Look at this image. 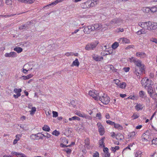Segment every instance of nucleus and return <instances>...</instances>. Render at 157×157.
Segmentation results:
<instances>
[{
  "instance_id": "17",
  "label": "nucleus",
  "mask_w": 157,
  "mask_h": 157,
  "mask_svg": "<svg viewBox=\"0 0 157 157\" xmlns=\"http://www.w3.org/2000/svg\"><path fill=\"white\" fill-rule=\"evenodd\" d=\"M5 56L6 57H14L17 56V54L14 52H11L9 53H6Z\"/></svg>"
},
{
  "instance_id": "55",
  "label": "nucleus",
  "mask_w": 157,
  "mask_h": 157,
  "mask_svg": "<svg viewBox=\"0 0 157 157\" xmlns=\"http://www.w3.org/2000/svg\"><path fill=\"white\" fill-rule=\"evenodd\" d=\"M65 55L67 56H72L74 55V53L72 52H67L65 53Z\"/></svg>"
},
{
  "instance_id": "41",
  "label": "nucleus",
  "mask_w": 157,
  "mask_h": 157,
  "mask_svg": "<svg viewBox=\"0 0 157 157\" xmlns=\"http://www.w3.org/2000/svg\"><path fill=\"white\" fill-rule=\"evenodd\" d=\"M109 65L110 66L109 68L110 69L112 70L113 72H115L117 71V70L112 65Z\"/></svg>"
},
{
  "instance_id": "29",
  "label": "nucleus",
  "mask_w": 157,
  "mask_h": 157,
  "mask_svg": "<svg viewBox=\"0 0 157 157\" xmlns=\"http://www.w3.org/2000/svg\"><path fill=\"white\" fill-rule=\"evenodd\" d=\"M34 0H21V2L31 4L34 2Z\"/></svg>"
},
{
  "instance_id": "36",
  "label": "nucleus",
  "mask_w": 157,
  "mask_h": 157,
  "mask_svg": "<svg viewBox=\"0 0 157 157\" xmlns=\"http://www.w3.org/2000/svg\"><path fill=\"white\" fill-rule=\"evenodd\" d=\"M94 2H92L91 0H89V2H90V4L89 5V7L90 8L91 7H93L94 5H95L97 4V3L96 1L94 2Z\"/></svg>"
},
{
  "instance_id": "34",
  "label": "nucleus",
  "mask_w": 157,
  "mask_h": 157,
  "mask_svg": "<svg viewBox=\"0 0 157 157\" xmlns=\"http://www.w3.org/2000/svg\"><path fill=\"white\" fill-rule=\"evenodd\" d=\"M142 153V152L141 151H138L135 154V157H141Z\"/></svg>"
},
{
  "instance_id": "60",
  "label": "nucleus",
  "mask_w": 157,
  "mask_h": 157,
  "mask_svg": "<svg viewBox=\"0 0 157 157\" xmlns=\"http://www.w3.org/2000/svg\"><path fill=\"white\" fill-rule=\"evenodd\" d=\"M123 69L125 72H127L129 71L130 68L129 67H124Z\"/></svg>"
},
{
  "instance_id": "19",
  "label": "nucleus",
  "mask_w": 157,
  "mask_h": 157,
  "mask_svg": "<svg viewBox=\"0 0 157 157\" xmlns=\"http://www.w3.org/2000/svg\"><path fill=\"white\" fill-rule=\"evenodd\" d=\"M145 79L146 87L147 86H150L153 85V84L152 81L151 80L149 79L147 77H145Z\"/></svg>"
},
{
  "instance_id": "50",
  "label": "nucleus",
  "mask_w": 157,
  "mask_h": 157,
  "mask_svg": "<svg viewBox=\"0 0 157 157\" xmlns=\"http://www.w3.org/2000/svg\"><path fill=\"white\" fill-rule=\"evenodd\" d=\"M139 117V115L136 113H135L132 116V117L133 118V119H135Z\"/></svg>"
},
{
  "instance_id": "54",
  "label": "nucleus",
  "mask_w": 157,
  "mask_h": 157,
  "mask_svg": "<svg viewBox=\"0 0 157 157\" xmlns=\"http://www.w3.org/2000/svg\"><path fill=\"white\" fill-rule=\"evenodd\" d=\"M53 117H56L58 116V113L57 112L53 111Z\"/></svg>"
},
{
  "instance_id": "44",
  "label": "nucleus",
  "mask_w": 157,
  "mask_h": 157,
  "mask_svg": "<svg viewBox=\"0 0 157 157\" xmlns=\"http://www.w3.org/2000/svg\"><path fill=\"white\" fill-rule=\"evenodd\" d=\"M102 154V156L103 157H109L110 156V154L108 152H104Z\"/></svg>"
},
{
  "instance_id": "62",
  "label": "nucleus",
  "mask_w": 157,
  "mask_h": 157,
  "mask_svg": "<svg viewBox=\"0 0 157 157\" xmlns=\"http://www.w3.org/2000/svg\"><path fill=\"white\" fill-rule=\"evenodd\" d=\"M151 40L153 42H155L157 44V39L156 38H152Z\"/></svg>"
},
{
  "instance_id": "32",
  "label": "nucleus",
  "mask_w": 157,
  "mask_h": 157,
  "mask_svg": "<svg viewBox=\"0 0 157 157\" xmlns=\"http://www.w3.org/2000/svg\"><path fill=\"white\" fill-rule=\"evenodd\" d=\"M126 85V83L125 82H123L118 84V86H119L120 88L124 89L125 88Z\"/></svg>"
},
{
  "instance_id": "51",
  "label": "nucleus",
  "mask_w": 157,
  "mask_h": 157,
  "mask_svg": "<svg viewBox=\"0 0 157 157\" xmlns=\"http://www.w3.org/2000/svg\"><path fill=\"white\" fill-rule=\"evenodd\" d=\"M12 0H5V3L8 5L11 4Z\"/></svg>"
},
{
  "instance_id": "63",
  "label": "nucleus",
  "mask_w": 157,
  "mask_h": 157,
  "mask_svg": "<svg viewBox=\"0 0 157 157\" xmlns=\"http://www.w3.org/2000/svg\"><path fill=\"white\" fill-rule=\"evenodd\" d=\"M105 117L106 119H109L110 118V115L108 113H106Z\"/></svg>"
},
{
  "instance_id": "15",
  "label": "nucleus",
  "mask_w": 157,
  "mask_h": 157,
  "mask_svg": "<svg viewBox=\"0 0 157 157\" xmlns=\"http://www.w3.org/2000/svg\"><path fill=\"white\" fill-rule=\"evenodd\" d=\"M144 107V105L143 104L138 103L135 107V109L138 111L142 110Z\"/></svg>"
},
{
  "instance_id": "22",
  "label": "nucleus",
  "mask_w": 157,
  "mask_h": 157,
  "mask_svg": "<svg viewBox=\"0 0 157 157\" xmlns=\"http://www.w3.org/2000/svg\"><path fill=\"white\" fill-rule=\"evenodd\" d=\"M79 65V63L78 59H76L75 60L73 61L71 66H75L78 67Z\"/></svg>"
},
{
  "instance_id": "28",
  "label": "nucleus",
  "mask_w": 157,
  "mask_h": 157,
  "mask_svg": "<svg viewBox=\"0 0 157 157\" xmlns=\"http://www.w3.org/2000/svg\"><path fill=\"white\" fill-rule=\"evenodd\" d=\"M80 119L79 117L76 116H73L71 118H69V121H72V120H77L78 121H80Z\"/></svg>"
},
{
  "instance_id": "7",
  "label": "nucleus",
  "mask_w": 157,
  "mask_h": 157,
  "mask_svg": "<svg viewBox=\"0 0 157 157\" xmlns=\"http://www.w3.org/2000/svg\"><path fill=\"white\" fill-rule=\"evenodd\" d=\"M97 125L98 128V132L100 135L101 136L103 135L105 132L104 128L103 126L101 125L100 122H98L97 124Z\"/></svg>"
},
{
  "instance_id": "53",
  "label": "nucleus",
  "mask_w": 157,
  "mask_h": 157,
  "mask_svg": "<svg viewBox=\"0 0 157 157\" xmlns=\"http://www.w3.org/2000/svg\"><path fill=\"white\" fill-rule=\"evenodd\" d=\"M11 154L13 155H16L17 157H19L20 153L14 151V152H12L11 153Z\"/></svg>"
},
{
  "instance_id": "37",
  "label": "nucleus",
  "mask_w": 157,
  "mask_h": 157,
  "mask_svg": "<svg viewBox=\"0 0 157 157\" xmlns=\"http://www.w3.org/2000/svg\"><path fill=\"white\" fill-rule=\"evenodd\" d=\"M135 135V132H132L131 133H130L128 135V138H133V137Z\"/></svg>"
},
{
  "instance_id": "38",
  "label": "nucleus",
  "mask_w": 157,
  "mask_h": 157,
  "mask_svg": "<svg viewBox=\"0 0 157 157\" xmlns=\"http://www.w3.org/2000/svg\"><path fill=\"white\" fill-rule=\"evenodd\" d=\"M143 10L146 13H149L150 11V9L149 7H144L143 8Z\"/></svg>"
},
{
  "instance_id": "1",
  "label": "nucleus",
  "mask_w": 157,
  "mask_h": 157,
  "mask_svg": "<svg viewBox=\"0 0 157 157\" xmlns=\"http://www.w3.org/2000/svg\"><path fill=\"white\" fill-rule=\"evenodd\" d=\"M145 68L143 67H135L133 71V78L136 79V77L137 78L140 79V75L143 73H145Z\"/></svg>"
},
{
  "instance_id": "30",
  "label": "nucleus",
  "mask_w": 157,
  "mask_h": 157,
  "mask_svg": "<svg viewBox=\"0 0 157 157\" xmlns=\"http://www.w3.org/2000/svg\"><path fill=\"white\" fill-rule=\"evenodd\" d=\"M145 78H143L141 81V83L143 86H144L145 89H146V84Z\"/></svg>"
},
{
  "instance_id": "52",
  "label": "nucleus",
  "mask_w": 157,
  "mask_h": 157,
  "mask_svg": "<svg viewBox=\"0 0 157 157\" xmlns=\"http://www.w3.org/2000/svg\"><path fill=\"white\" fill-rule=\"evenodd\" d=\"M106 123L110 125H113L114 124V122L110 120H107L106 121Z\"/></svg>"
},
{
  "instance_id": "33",
  "label": "nucleus",
  "mask_w": 157,
  "mask_h": 157,
  "mask_svg": "<svg viewBox=\"0 0 157 157\" xmlns=\"http://www.w3.org/2000/svg\"><path fill=\"white\" fill-rule=\"evenodd\" d=\"M14 50L17 53H20L22 51V49L20 47H16L14 48Z\"/></svg>"
},
{
  "instance_id": "9",
  "label": "nucleus",
  "mask_w": 157,
  "mask_h": 157,
  "mask_svg": "<svg viewBox=\"0 0 157 157\" xmlns=\"http://www.w3.org/2000/svg\"><path fill=\"white\" fill-rule=\"evenodd\" d=\"M91 25L92 29V31L98 30L102 27L101 25L98 24Z\"/></svg>"
},
{
  "instance_id": "10",
  "label": "nucleus",
  "mask_w": 157,
  "mask_h": 157,
  "mask_svg": "<svg viewBox=\"0 0 157 157\" xmlns=\"http://www.w3.org/2000/svg\"><path fill=\"white\" fill-rule=\"evenodd\" d=\"M146 89L147 90L148 93L150 94L151 97H152L155 91V90H154L153 89L152 85L147 86Z\"/></svg>"
},
{
  "instance_id": "18",
  "label": "nucleus",
  "mask_w": 157,
  "mask_h": 157,
  "mask_svg": "<svg viewBox=\"0 0 157 157\" xmlns=\"http://www.w3.org/2000/svg\"><path fill=\"white\" fill-rule=\"evenodd\" d=\"M157 28V24L155 23H153L152 22V24L151 25L150 28H147L146 29L149 30H151V29L155 30Z\"/></svg>"
},
{
  "instance_id": "25",
  "label": "nucleus",
  "mask_w": 157,
  "mask_h": 157,
  "mask_svg": "<svg viewBox=\"0 0 157 157\" xmlns=\"http://www.w3.org/2000/svg\"><path fill=\"white\" fill-rule=\"evenodd\" d=\"M119 44L118 42H115L113 43L112 45V48L114 49H116L119 46Z\"/></svg>"
},
{
  "instance_id": "43",
  "label": "nucleus",
  "mask_w": 157,
  "mask_h": 157,
  "mask_svg": "<svg viewBox=\"0 0 157 157\" xmlns=\"http://www.w3.org/2000/svg\"><path fill=\"white\" fill-rule=\"evenodd\" d=\"M150 9V11L153 13L155 12L157 10V7H156V6H155L152 7Z\"/></svg>"
},
{
  "instance_id": "5",
  "label": "nucleus",
  "mask_w": 157,
  "mask_h": 157,
  "mask_svg": "<svg viewBox=\"0 0 157 157\" xmlns=\"http://www.w3.org/2000/svg\"><path fill=\"white\" fill-rule=\"evenodd\" d=\"M89 94L95 100H98L99 93L95 90H90L89 92Z\"/></svg>"
},
{
  "instance_id": "12",
  "label": "nucleus",
  "mask_w": 157,
  "mask_h": 157,
  "mask_svg": "<svg viewBox=\"0 0 157 157\" xmlns=\"http://www.w3.org/2000/svg\"><path fill=\"white\" fill-rule=\"evenodd\" d=\"M90 2H89V0L87 1L86 2L82 3L81 4V7L84 9H86L87 8H90L89 5L90 4Z\"/></svg>"
},
{
  "instance_id": "20",
  "label": "nucleus",
  "mask_w": 157,
  "mask_h": 157,
  "mask_svg": "<svg viewBox=\"0 0 157 157\" xmlns=\"http://www.w3.org/2000/svg\"><path fill=\"white\" fill-rule=\"evenodd\" d=\"M22 136L21 134H17L16 136V138L14 140L13 142V144H16L17 143V142L18 141H19L21 138Z\"/></svg>"
},
{
  "instance_id": "58",
  "label": "nucleus",
  "mask_w": 157,
  "mask_h": 157,
  "mask_svg": "<svg viewBox=\"0 0 157 157\" xmlns=\"http://www.w3.org/2000/svg\"><path fill=\"white\" fill-rule=\"evenodd\" d=\"M21 95L20 93H17L16 95L14 94L13 97L15 98H17Z\"/></svg>"
},
{
  "instance_id": "40",
  "label": "nucleus",
  "mask_w": 157,
  "mask_h": 157,
  "mask_svg": "<svg viewBox=\"0 0 157 157\" xmlns=\"http://www.w3.org/2000/svg\"><path fill=\"white\" fill-rule=\"evenodd\" d=\"M36 138L37 137L39 138L38 139V140L39 139H43V136H42V133H38L37 134H36Z\"/></svg>"
},
{
  "instance_id": "8",
  "label": "nucleus",
  "mask_w": 157,
  "mask_h": 157,
  "mask_svg": "<svg viewBox=\"0 0 157 157\" xmlns=\"http://www.w3.org/2000/svg\"><path fill=\"white\" fill-rule=\"evenodd\" d=\"M31 22V21L28 22L27 23L21 25L19 27V29L20 30H27L29 28Z\"/></svg>"
},
{
  "instance_id": "16",
  "label": "nucleus",
  "mask_w": 157,
  "mask_h": 157,
  "mask_svg": "<svg viewBox=\"0 0 157 157\" xmlns=\"http://www.w3.org/2000/svg\"><path fill=\"white\" fill-rule=\"evenodd\" d=\"M139 95L140 97L142 98L146 99L147 98L146 93L145 92L142 90L139 92Z\"/></svg>"
},
{
  "instance_id": "14",
  "label": "nucleus",
  "mask_w": 157,
  "mask_h": 157,
  "mask_svg": "<svg viewBox=\"0 0 157 157\" xmlns=\"http://www.w3.org/2000/svg\"><path fill=\"white\" fill-rule=\"evenodd\" d=\"M136 56L137 57H140L141 59L145 58L146 56V54L144 52H138L136 53Z\"/></svg>"
},
{
  "instance_id": "47",
  "label": "nucleus",
  "mask_w": 157,
  "mask_h": 157,
  "mask_svg": "<svg viewBox=\"0 0 157 157\" xmlns=\"http://www.w3.org/2000/svg\"><path fill=\"white\" fill-rule=\"evenodd\" d=\"M96 117L99 120H101V113L99 112L97 113L96 115Z\"/></svg>"
},
{
  "instance_id": "31",
  "label": "nucleus",
  "mask_w": 157,
  "mask_h": 157,
  "mask_svg": "<svg viewBox=\"0 0 157 157\" xmlns=\"http://www.w3.org/2000/svg\"><path fill=\"white\" fill-rule=\"evenodd\" d=\"M36 108L35 107H32L31 108V110L30 111V114L31 115H33L35 113L36 111Z\"/></svg>"
},
{
  "instance_id": "23",
  "label": "nucleus",
  "mask_w": 157,
  "mask_h": 157,
  "mask_svg": "<svg viewBox=\"0 0 157 157\" xmlns=\"http://www.w3.org/2000/svg\"><path fill=\"white\" fill-rule=\"evenodd\" d=\"M105 139V138L103 137L102 138V139L99 140V143L100 147H105V144L104 142Z\"/></svg>"
},
{
  "instance_id": "6",
  "label": "nucleus",
  "mask_w": 157,
  "mask_h": 157,
  "mask_svg": "<svg viewBox=\"0 0 157 157\" xmlns=\"http://www.w3.org/2000/svg\"><path fill=\"white\" fill-rule=\"evenodd\" d=\"M98 44V43L96 44L94 42L88 43L86 46L85 49L86 50L88 51L90 50H93L96 48Z\"/></svg>"
},
{
  "instance_id": "21",
  "label": "nucleus",
  "mask_w": 157,
  "mask_h": 157,
  "mask_svg": "<svg viewBox=\"0 0 157 157\" xmlns=\"http://www.w3.org/2000/svg\"><path fill=\"white\" fill-rule=\"evenodd\" d=\"M85 147L87 148L88 149H90V140L89 138H87L85 140Z\"/></svg>"
},
{
  "instance_id": "13",
  "label": "nucleus",
  "mask_w": 157,
  "mask_h": 157,
  "mask_svg": "<svg viewBox=\"0 0 157 157\" xmlns=\"http://www.w3.org/2000/svg\"><path fill=\"white\" fill-rule=\"evenodd\" d=\"M91 25H89L85 27L84 29V32L85 33H90L92 31Z\"/></svg>"
},
{
  "instance_id": "45",
  "label": "nucleus",
  "mask_w": 157,
  "mask_h": 157,
  "mask_svg": "<svg viewBox=\"0 0 157 157\" xmlns=\"http://www.w3.org/2000/svg\"><path fill=\"white\" fill-rule=\"evenodd\" d=\"M63 150L65 151L67 154H70L71 153V149H69L68 148H65L63 149Z\"/></svg>"
},
{
  "instance_id": "2",
  "label": "nucleus",
  "mask_w": 157,
  "mask_h": 157,
  "mask_svg": "<svg viewBox=\"0 0 157 157\" xmlns=\"http://www.w3.org/2000/svg\"><path fill=\"white\" fill-rule=\"evenodd\" d=\"M130 62H133L137 67H144V64H142L141 61L140 59H138L135 57H132L129 59Z\"/></svg>"
},
{
  "instance_id": "26",
  "label": "nucleus",
  "mask_w": 157,
  "mask_h": 157,
  "mask_svg": "<svg viewBox=\"0 0 157 157\" xmlns=\"http://www.w3.org/2000/svg\"><path fill=\"white\" fill-rule=\"evenodd\" d=\"M42 129L44 131L46 132H49L50 130V129L48 126L45 125L42 127Z\"/></svg>"
},
{
  "instance_id": "64",
  "label": "nucleus",
  "mask_w": 157,
  "mask_h": 157,
  "mask_svg": "<svg viewBox=\"0 0 157 157\" xmlns=\"http://www.w3.org/2000/svg\"><path fill=\"white\" fill-rule=\"evenodd\" d=\"M21 79H23L24 80H27V77L26 76H22L20 78Z\"/></svg>"
},
{
  "instance_id": "48",
  "label": "nucleus",
  "mask_w": 157,
  "mask_h": 157,
  "mask_svg": "<svg viewBox=\"0 0 157 157\" xmlns=\"http://www.w3.org/2000/svg\"><path fill=\"white\" fill-rule=\"evenodd\" d=\"M152 144H154L157 147V138H154L152 141Z\"/></svg>"
},
{
  "instance_id": "46",
  "label": "nucleus",
  "mask_w": 157,
  "mask_h": 157,
  "mask_svg": "<svg viewBox=\"0 0 157 157\" xmlns=\"http://www.w3.org/2000/svg\"><path fill=\"white\" fill-rule=\"evenodd\" d=\"M36 134H33L30 136V139H33L34 140H38V138H36Z\"/></svg>"
},
{
  "instance_id": "27",
  "label": "nucleus",
  "mask_w": 157,
  "mask_h": 157,
  "mask_svg": "<svg viewBox=\"0 0 157 157\" xmlns=\"http://www.w3.org/2000/svg\"><path fill=\"white\" fill-rule=\"evenodd\" d=\"M121 40H122L123 43L128 44L130 42V40L125 38H121Z\"/></svg>"
},
{
  "instance_id": "57",
  "label": "nucleus",
  "mask_w": 157,
  "mask_h": 157,
  "mask_svg": "<svg viewBox=\"0 0 157 157\" xmlns=\"http://www.w3.org/2000/svg\"><path fill=\"white\" fill-rule=\"evenodd\" d=\"M109 46H108L105 45L103 47H102V50L104 51H106L108 50L107 49L109 48Z\"/></svg>"
},
{
  "instance_id": "35",
  "label": "nucleus",
  "mask_w": 157,
  "mask_h": 157,
  "mask_svg": "<svg viewBox=\"0 0 157 157\" xmlns=\"http://www.w3.org/2000/svg\"><path fill=\"white\" fill-rule=\"evenodd\" d=\"M138 24L142 28L145 29V22H140L138 23Z\"/></svg>"
},
{
  "instance_id": "3",
  "label": "nucleus",
  "mask_w": 157,
  "mask_h": 157,
  "mask_svg": "<svg viewBox=\"0 0 157 157\" xmlns=\"http://www.w3.org/2000/svg\"><path fill=\"white\" fill-rule=\"evenodd\" d=\"M98 100H99L105 105L108 104L110 102V98L106 94H104V95L98 98Z\"/></svg>"
},
{
  "instance_id": "56",
  "label": "nucleus",
  "mask_w": 157,
  "mask_h": 157,
  "mask_svg": "<svg viewBox=\"0 0 157 157\" xmlns=\"http://www.w3.org/2000/svg\"><path fill=\"white\" fill-rule=\"evenodd\" d=\"M124 29L123 28H119L118 29H117L116 30V32H117V33H119L120 32H122L124 31Z\"/></svg>"
},
{
  "instance_id": "4",
  "label": "nucleus",
  "mask_w": 157,
  "mask_h": 157,
  "mask_svg": "<svg viewBox=\"0 0 157 157\" xmlns=\"http://www.w3.org/2000/svg\"><path fill=\"white\" fill-rule=\"evenodd\" d=\"M121 21L118 18H114L111 21L108 23V25L111 27H113L117 25H119Z\"/></svg>"
},
{
  "instance_id": "61",
  "label": "nucleus",
  "mask_w": 157,
  "mask_h": 157,
  "mask_svg": "<svg viewBox=\"0 0 157 157\" xmlns=\"http://www.w3.org/2000/svg\"><path fill=\"white\" fill-rule=\"evenodd\" d=\"M143 137H145L146 138L149 139V136L148 135L146 134L145 133H144L143 135Z\"/></svg>"
},
{
  "instance_id": "49",
  "label": "nucleus",
  "mask_w": 157,
  "mask_h": 157,
  "mask_svg": "<svg viewBox=\"0 0 157 157\" xmlns=\"http://www.w3.org/2000/svg\"><path fill=\"white\" fill-rule=\"evenodd\" d=\"M21 91L22 90L21 89L15 88L14 90V92L16 93H20Z\"/></svg>"
},
{
  "instance_id": "24",
  "label": "nucleus",
  "mask_w": 157,
  "mask_h": 157,
  "mask_svg": "<svg viewBox=\"0 0 157 157\" xmlns=\"http://www.w3.org/2000/svg\"><path fill=\"white\" fill-rule=\"evenodd\" d=\"M114 128L117 129L118 130H121L123 129V127L120 124H115L113 125Z\"/></svg>"
},
{
  "instance_id": "59",
  "label": "nucleus",
  "mask_w": 157,
  "mask_h": 157,
  "mask_svg": "<svg viewBox=\"0 0 157 157\" xmlns=\"http://www.w3.org/2000/svg\"><path fill=\"white\" fill-rule=\"evenodd\" d=\"M99 154L98 152H96L95 153L93 154V157H99Z\"/></svg>"
},
{
  "instance_id": "11",
  "label": "nucleus",
  "mask_w": 157,
  "mask_h": 157,
  "mask_svg": "<svg viewBox=\"0 0 157 157\" xmlns=\"http://www.w3.org/2000/svg\"><path fill=\"white\" fill-rule=\"evenodd\" d=\"M92 57L93 59L96 61H100L103 59V57L96 54L93 55Z\"/></svg>"
},
{
  "instance_id": "39",
  "label": "nucleus",
  "mask_w": 157,
  "mask_h": 157,
  "mask_svg": "<svg viewBox=\"0 0 157 157\" xmlns=\"http://www.w3.org/2000/svg\"><path fill=\"white\" fill-rule=\"evenodd\" d=\"M152 24V22L149 21L145 22V29L150 28L151 25Z\"/></svg>"
},
{
  "instance_id": "42",
  "label": "nucleus",
  "mask_w": 157,
  "mask_h": 157,
  "mask_svg": "<svg viewBox=\"0 0 157 157\" xmlns=\"http://www.w3.org/2000/svg\"><path fill=\"white\" fill-rule=\"evenodd\" d=\"M60 134V132L58 131H57L56 130L52 132V134L53 135L56 136H58Z\"/></svg>"
}]
</instances>
